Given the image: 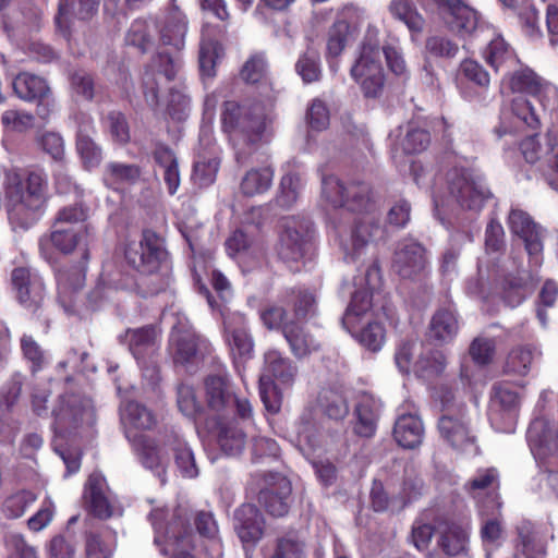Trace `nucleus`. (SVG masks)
Returning a JSON list of instances; mask_svg holds the SVG:
<instances>
[{"label":"nucleus","mask_w":558,"mask_h":558,"mask_svg":"<svg viewBox=\"0 0 558 558\" xmlns=\"http://www.w3.org/2000/svg\"><path fill=\"white\" fill-rule=\"evenodd\" d=\"M392 268L402 279H420L428 268L426 248L412 239L399 242L393 254Z\"/></svg>","instance_id":"nucleus-13"},{"label":"nucleus","mask_w":558,"mask_h":558,"mask_svg":"<svg viewBox=\"0 0 558 558\" xmlns=\"http://www.w3.org/2000/svg\"><path fill=\"white\" fill-rule=\"evenodd\" d=\"M351 77L360 85L366 98H378L385 87L386 76L381 64L379 41L367 35L363 39L359 56L350 69Z\"/></svg>","instance_id":"nucleus-6"},{"label":"nucleus","mask_w":558,"mask_h":558,"mask_svg":"<svg viewBox=\"0 0 558 558\" xmlns=\"http://www.w3.org/2000/svg\"><path fill=\"white\" fill-rule=\"evenodd\" d=\"M534 288L533 278L527 270H518L515 276L505 279L504 299L511 307L519 305Z\"/></svg>","instance_id":"nucleus-42"},{"label":"nucleus","mask_w":558,"mask_h":558,"mask_svg":"<svg viewBox=\"0 0 558 558\" xmlns=\"http://www.w3.org/2000/svg\"><path fill=\"white\" fill-rule=\"evenodd\" d=\"M322 196L333 208L369 213L375 207L374 194L368 183L352 181L343 183L335 175L322 180Z\"/></svg>","instance_id":"nucleus-7"},{"label":"nucleus","mask_w":558,"mask_h":558,"mask_svg":"<svg viewBox=\"0 0 558 558\" xmlns=\"http://www.w3.org/2000/svg\"><path fill=\"white\" fill-rule=\"evenodd\" d=\"M233 529L245 548L254 547L264 535V517L255 505L243 504L233 513Z\"/></svg>","instance_id":"nucleus-22"},{"label":"nucleus","mask_w":558,"mask_h":558,"mask_svg":"<svg viewBox=\"0 0 558 558\" xmlns=\"http://www.w3.org/2000/svg\"><path fill=\"white\" fill-rule=\"evenodd\" d=\"M510 87L520 93L512 100L514 117L531 130L541 125V113L544 111L543 94L547 84L532 70H523L512 74Z\"/></svg>","instance_id":"nucleus-4"},{"label":"nucleus","mask_w":558,"mask_h":558,"mask_svg":"<svg viewBox=\"0 0 558 558\" xmlns=\"http://www.w3.org/2000/svg\"><path fill=\"white\" fill-rule=\"evenodd\" d=\"M226 339L234 357L247 360L252 356L254 342L245 326H232L228 319L223 320Z\"/></svg>","instance_id":"nucleus-44"},{"label":"nucleus","mask_w":558,"mask_h":558,"mask_svg":"<svg viewBox=\"0 0 558 558\" xmlns=\"http://www.w3.org/2000/svg\"><path fill=\"white\" fill-rule=\"evenodd\" d=\"M166 446L173 452L174 462L184 477L193 478L197 476L198 469L195 463L194 454L187 444L179 435L168 436Z\"/></svg>","instance_id":"nucleus-43"},{"label":"nucleus","mask_w":558,"mask_h":558,"mask_svg":"<svg viewBox=\"0 0 558 558\" xmlns=\"http://www.w3.org/2000/svg\"><path fill=\"white\" fill-rule=\"evenodd\" d=\"M173 319L169 338V353L177 365L193 363L197 354L199 337L193 330L185 315L178 313Z\"/></svg>","instance_id":"nucleus-14"},{"label":"nucleus","mask_w":558,"mask_h":558,"mask_svg":"<svg viewBox=\"0 0 558 558\" xmlns=\"http://www.w3.org/2000/svg\"><path fill=\"white\" fill-rule=\"evenodd\" d=\"M288 302L291 304L296 319H307L316 314V296L307 289H292L288 293Z\"/></svg>","instance_id":"nucleus-50"},{"label":"nucleus","mask_w":558,"mask_h":558,"mask_svg":"<svg viewBox=\"0 0 558 558\" xmlns=\"http://www.w3.org/2000/svg\"><path fill=\"white\" fill-rule=\"evenodd\" d=\"M527 440L535 457L551 459L550 465L558 461V425L555 426L545 417H537L530 424Z\"/></svg>","instance_id":"nucleus-19"},{"label":"nucleus","mask_w":558,"mask_h":558,"mask_svg":"<svg viewBox=\"0 0 558 558\" xmlns=\"http://www.w3.org/2000/svg\"><path fill=\"white\" fill-rule=\"evenodd\" d=\"M12 87L20 99L38 102V114L41 118L49 116V106L52 102L51 89L44 77L22 72L14 77Z\"/></svg>","instance_id":"nucleus-18"},{"label":"nucleus","mask_w":558,"mask_h":558,"mask_svg":"<svg viewBox=\"0 0 558 558\" xmlns=\"http://www.w3.org/2000/svg\"><path fill=\"white\" fill-rule=\"evenodd\" d=\"M181 66L182 60L179 54L170 56L166 52H160L153 58L143 75V94L145 101L150 108H158L160 86L163 82L174 80Z\"/></svg>","instance_id":"nucleus-9"},{"label":"nucleus","mask_w":558,"mask_h":558,"mask_svg":"<svg viewBox=\"0 0 558 558\" xmlns=\"http://www.w3.org/2000/svg\"><path fill=\"white\" fill-rule=\"evenodd\" d=\"M4 192L10 221L26 229L39 219L47 202V177L43 171H31L25 178L8 171Z\"/></svg>","instance_id":"nucleus-2"},{"label":"nucleus","mask_w":558,"mask_h":558,"mask_svg":"<svg viewBox=\"0 0 558 558\" xmlns=\"http://www.w3.org/2000/svg\"><path fill=\"white\" fill-rule=\"evenodd\" d=\"M305 544L293 533H287L277 538L276 547L270 558H305Z\"/></svg>","instance_id":"nucleus-55"},{"label":"nucleus","mask_w":558,"mask_h":558,"mask_svg":"<svg viewBox=\"0 0 558 558\" xmlns=\"http://www.w3.org/2000/svg\"><path fill=\"white\" fill-rule=\"evenodd\" d=\"M163 241L154 231L145 230L138 243H131L125 250L128 263L146 275L156 272L167 258Z\"/></svg>","instance_id":"nucleus-10"},{"label":"nucleus","mask_w":558,"mask_h":558,"mask_svg":"<svg viewBox=\"0 0 558 558\" xmlns=\"http://www.w3.org/2000/svg\"><path fill=\"white\" fill-rule=\"evenodd\" d=\"M11 280L19 302L25 308L35 313L40 307L45 296V286L41 278L31 272L29 269L20 267L12 271Z\"/></svg>","instance_id":"nucleus-21"},{"label":"nucleus","mask_w":558,"mask_h":558,"mask_svg":"<svg viewBox=\"0 0 558 558\" xmlns=\"http://www.w3.org/2000/svg\"><path fill=\"white\" fill-rule=\"evenodd\" d=\"M186 32L187 22L185 15L179 8H172L159 27L162 45L173 47L177 51L182 50L185 46Z\"/></svg>","instance_id":"nucleus-29"},{"label":"nucleus","mask_w":558,"mask_h":558,"mask_svg":"<svg viewBox=\"0 0 558 558\" xmlns=\"http://www.w3.org/2000/svg\"><path fill=\"white\" fill-rule=\"evenodd\" d=\"M274 171L269 167L251 169L243 177L240 189L246 196L263 194L272 183Z\"/></svg>","instance_id":"nucleus-49"},{"label":"nucleus","mask_w":558,"mask_h":558,"mask_svg":"<svg viewBox=\"0 0 558 558\" xmlns=\"http://www.w3.org/2000/svg\"><path fill=\"white\" fill-rule=\"evenodd\" d=\"M245 439L244 432L233 424H226L220 427L218 442L222 451L229 456L241 453L245 446Z\"/></svg>","instance_id":"nucleus-53"},{"label":"nucleus","mask_w":558,"mask_h":558,"mask_svg":"<svg viewBox=\"0 0 558 558\" xmlns=\"http://www.w3.org/2000/svg\"><path fill=\"white\" fill-rule=\"evenodd\" d=\"M272 121L271 110L259 102L242 106L230 100L223 104L222 128L239 165L246 163L255 151L270 141Z\"/></svg>","instance_id":"nucleus-1"},{"label":"nucleus","mask_w":558,"mask_h":558,"mask_svg":"<svg viewBox=\"0 0 558 558\" xmlns=\"http://www.w3.org/2000/svg\"><path fill=\"white\" fill-rule=\"evenodd\" d=\"M425 52L433 58L452 59L458 54L459 46L446 36L434 35L426 38Z\"/></svg>","instance_id":"nucleus-60"},{"label":"nucleus","mask_w":558,"mask_h":558,"mask_svg":"<svg viewBox=\"0 0 558 558\" xmlns=\"http://www.w3.org/2000/svg\"><path fill=\"white\" fill-rule=\"evenodd\" d=\"M208 407L216 412H222L231 405L234 393L227 378L219 375H209L204 381Z\"/></svg>","instance_id":"nucleus-38"},{"label":"nucleus","mask_w":558,"mask_h":558,"mask_svg":"<svg viewBox=\"0 0 558 558\" xmlns=\"http://www.w3.org/2000/svg\"><path fill=\"white\" fill-rule=\"evenodd\" d=\"M541 352L533 345L519 344L513 347L506 356L502 372L509 376H526Z\"/></svg>","instance_id":"nucleus-33"},{"label":"nucleus","mask_w":558,"mask_h":558,"mask_svg":"<svg viewBox=\"0 0 558 558\" xmlns=\"http://www.w3.org/2000/svg\"><path fill=\"white\" fill-rule=\"evenodd\" d=\"M99 0H60L56 23L62 24L69 17L89 20L98 9Z\"/></svg>","instance_id":"nucleus-46"},{"label":"nucleus","mask_w":558,"mask_h":558,"mask_svg":"<svg viewBox=\"0 0 558 558\" xmlns=\"http://www.w3.org/2000/svg\"><path fill=\"white\" fill-rule=\"evenodd\" d=\"M56 424L61 428L77 427L83 424L93 425L95 413L92 407L84 405L76 396H63L53 409Z\"/></svg>","instance_id":"nucleus-23"},{"label":"nucleus","mask_w":558,"mask_h":558,"mask_svg":"<svg viewBox=\"0 0 558 558\" xmlns=\"http://www.w3.org/2000/svg\"><path fill=\"white\" fill-rule=\"evenodd\" d=\"M114 550V543L106 539L102 534L90 532L85 539L86 558H110Z\"/></svg>","instance_id":"nucleus-64"},{"label":"nucleus","mask_w":558,"mask_h":558,"mask_svg":"<svg viewBox=\"0 0 558 558\" xmlns=\"http://www.w3.org/2000/svg\"><path fill=\"white\" fill-rule=\"evenodd\" d=\"M168 515L165 508H155L148 515L156 532L155 544L160 545L159 533L163 532L165 546L160 548L163 555L173 553L172 558H195L187 550L194 547V534L191 526L192 512L187 506L179 505L172 513L171 521L163 527L162 522Z\"/></svg>","instance_id":"nucleus-3"},{"label":"nucleus","mask_w":558,"mask_h":558,"mask_svg":"<svg viewBox=\"0 0 558 558\" xmlns=\"http://www.w3.org/2000/svg\"><path fill=\"white\" fill-rule=\"evenodd\" d=\"M393 437L399 446L405 449L418 447L424 438V425L414 413L400 414L395 423Z\"/></svg>","instance_id":"nucleus-27"},{"label":"nucleus","mask_w":558,"mask_h":558,"mask_svg":"<svg viewBox=\"0 0 558 558\" xmlns=\"http://www.w3.org/2000/svg\"><path fill=\"white\" fill-rule=\"evenodd\" d=\"M469 533L459 524L446 523L439 527L437 545L447 556H459L468 550Z\"/></svg>","instance_id":"nucleus-36"},{"label":"nucleus","mask_w":558,"mask_h":558,"mask_svg":"<svg viewBox=\"0 0 558 558\" xmlns=\"http://www.w3.org/2000/svg\"><path fill=\"white\" fill-rule=\"evenodd\" d=\"M354 413L356 415L354 432L365 438L374 436L378 418V404L376 400L369 395H361Z\"/></svg>","instance_id":"nucleus-35"},{"label":"nucleus","mask_w":558,"mask_h":558,"mask_svg":"<svg viewBox=\"0 0 558 558\" xmlns=\"http://www.w3.org/2000/svg\"><path fill=\"white\" fill-rule=\"evenodd\" d=\"M88 209L83 204H72L61 208L53 221L52 228L80 227L87 219Z\"/></svg>","instance_id":"nucleus-61"},{"label":"nucleus","mask_w":558,"mask_h":558,"mask_svg":"<svg viewBox=\"0 0 558 558\" xmlns=\"http://www.w3.org/2000/svg\"><path fill=\"white\" fill-rule=\"evenodd\" d=\"M379 281V267L376 263L369 265L365 272V282L368 288L356 290L351 298V302L341 319L342 326L352 335L359 319L366 314L373 306V292Z\"/></svg>","instance_id":"nucleus-17"},{"label":"nucleus","mask_w":558,"mask_h":558,"mask_svg":"<svg viewBox=\"0 0 558 558\" xmlns=\"http://www.w3.org/2000/svg\"><path fill=\"white\" fill-rule=\"evenodd\" d=\"M155 25H149L144 20H136L132 23L125 41L129 46L137 48L142 53L147 52L154 46Z\"/></svg>","instance_id":"nucleus-51"},{"label":"nucleus","mask_w":558,"mask_h":558,"mask_svg":"<svg viewBox=\"0 0 558 558\" xmlns=\"http://www.w3.org/2000/svg\"><path fill=\"white\" fill-rule=\"evenodd\" d=\"M385 229L379 219L374 216H364L357 219L345 241H341V247L347 259L357 260L365 254L368 246L385 238Z\"/></svg>","instance_id":"nucleus-12"},{"label":"nucleus","mask_w":558,"mask_h":558,"mask_svg":"<svg viewBox=\"0 0 558 558\" xmlns=\"http://www.w3.org/2000/svg\"><path fill=\"white\" fill-rule=\"evenodd\" d=\"M438 430L441 438L457 452L476 456L480 451L477 439L465 420L462 408L458 414L444 413L438 421Z\"/></svg>","instance_id":"nucleus-11"},{"label":"nucleus","mask_w":558,"mask_h":558,"mask_svg":"<svg viewBox=\"0 0 558 558\" xmlns=\"http://www.w3.org/2000/svg\"><path fill=\"white\" fill-rule=\"evenodd\" d=\"M105 123L112 141L119 145H125L131 140L130 126L125 116L120 111H110Z\"/></svg>","instance_id":"nucleus-59"},{"label":"nucleus","mask_w":558,"mask_h":558,"mask_svg":"<svg viewBox=\"0 0 558 558\" xmlns=\"http://www.w3.org/2000/svg\"><path fill=\"white\" fill-rule=\"evenodd\" d=\"M446 186L448 198L460 209L477 215L486 202L493 197L485 179L464 168H453L447 172Z\"/></svg>","instance_id":"nucleus-5"},{"label":"nucleus","mask_w":558,"mask_h":558,"mask_svg":"<svg viewBox=\"0 0 558 558\" xmlns=\"http://www.w3.org/2000/svg\"><path fill=\"white\" fill-rule=\"evenodd\" d=\"M423 342L417 339L402 340L395 351V363L398 369L403 374H415V364L421 359Z\"/></svg>","instance_id":"nucleus-45"},{"label":"nucleus","mask_w":558,"mask_h":558,"mask_svg":"<svg viewBox=\"0 0 558 558\" xmlns=\"http://www.w3.org/2000/svg\"><path fill=\"white\" fill-rule=\"evenodd\" d=\"M153 157L155 162L163 170V181L168 193L170 195L175 194L180 185V171L175 154L169 146L156 143Z\"/></svg>","instance_id":"nucleus-37"},{"label":"nucleus","mask_w":558,"mask_h":558,"mask_svg":"<svg viewBox=\"0 0 558 558\" xmlns=\"http://www.w3.org/2000/svg\"><path fill=\"white\" fill-rule=\"evenodd\" d=\"M158 338L159 330L150 325L128 329L122 341L128 345L132 355L140 361L154 351Z\"/></svg>","instance_id":"nucleus-32"},{"label":"nucleus","mask_w":558,"mask_h":558,"mask_svg":"<svg viewBox=\"0 0 558 558\" xmlns=\"http://www.w3.org/2000/svg\"><path fill=\"white\" fill-rule=\"evenodd\" d=\"M459 331L457 313L450 308H439L432 316L427 337L438 345L450 343Z\"/></svg>","instance_id":"nucleus-26"},{"label":"nucleus","mask_w":558,"mask_h":558,"mask_svg":"<svg viewBox=\"0 0 558 558\" xmlns=\"http://www.w3.org/2000/svg\"><path fill=\"white\" fill-rule=\"evenodd\" d=\"M267 74V60L264 53L252 54L243 64L240 76L250 84L262 82Z\"/></svg>","instance_id":"nucleus-62"},{"label":"nucleus","mask_w":558,"mask_h":558,"mask_svg":"<svg viewBox=\"0 0 558 558\" xmlns=\"http://www.w3.org/2000/svg\"><path fill=\"white\" fill-rule=\"evenodd\" d=\"M81 120L76 136V149L85 168L93 169L100 165L102 151L89 135L94 131L93 119L89 116L81 114Z\"/></svg>","instance_id":"nucleus-30"},{"label":"nucleus","mask_w":558,"mask_h":558,"mask_svg":"<svg viewBox=\"0 0 558 558\" xmlns=\"http://www.w3.org/2000/svg\"><path fill=\"white\" fill-rule=\"evenodd\" d=\"M447 367V355L444 351L433 349L423 342L421 359L415 364V375L420 378L432 379L444 373Z\"/></svg>","instance_id":"nucleus-40"},{"label":"nucleus","mask_w":558,"mask_h":558,"mask_svg":"<svg viewBox=\"0 0 558 558\" xmlns=\"http://www.w3.org/2000/svg\"><path fill=\"white\" fill-rule=\"evenodd\" d=\"M350 33V24L344 20L336 21L328 31L327 57L337 58L343 51Z\"/></svg>","instance_id":"nucleus-57"},{"label":"nucleus","mask_w":558,"mask_h":558,"mask_svg":"<svg viewBox=\"0 0 558 558\" xmlns=\"http://www.w3.org/2000/svg\"><path fill=\"white\" fill-rule=\"evenodd\" d=\"M268 486L258 494V501L272 517H283L289 512L291 505V482L281 474H269Z\"/></svg>","instance_id":"nucleus-20"},{"label":"nucleus","mask_w":558,"mask_h":558,"mask_svg":"<svg viewBox=\"0 0 558 558\" xmlns=\"http://www.w3.org/2000/svg\"><path fill=\"white\" fill-rule=\"evenodd\" d=\"M130 440L142 464L153 471L160 478L161 484H165L168 458L161 448L157 446L154 439L142 434L135 435Z\"/></svg>","instance_id":"nucleus-24"},{"label":"nucleus","mask_w":558,"mask_h":558,"mask_svg":"<svg viewBox=\"0 0 558 558\" xmlns=\"http://www.w3.org/2000/svg\"><path fill=\"white\" fill-rule=\"evenodd\" d=\"M36 500V495L29 490H21L9 496L3 502V512L10 519L22 517L26 509Z\"/></svg>","instance_id":"nucleus-63"},{"label":"nucleus","mask_w":558,"mask_h":558,"mask_svg":"<svg viewBox=\"0 0 558 558\" xmlns=\"http://www.w3.org/2000/svg\"><path fill=\"white\" fill-rule=\"evenodd\" d=\"M89 260L88 248H83L81 259L75 265H64L56 271L58 298L66 313H73L71 296L85 284L87 264Z\"/></svg>","instance_id":"nucleus-16"},{"label":"nucleus","mask_w":558,"mask_h":558,"mask_svg":"<svg viewBox=\"0 0 558 558\" xmlns=\"http://www.w3.org/2000/svg\"><path fill=\"white\" fill-rule=\"evenodd\" d=\"M141 177V169L136 165L109 162L105 168V180L110 184L135 183Z\"/></svg>","instance_id":"nucleus-56"},{"label":"nucleus","mask_w":558,"mask_h":558,"mask_svg":"<svg viewBox=\"0 0 558 558\" xmlns=\"http://www.w3.org/2000/svg\"><path fill=\"white\" fill-rule=\"evenodd\" d=\"M442 11L451 16L449 26L460 37L473 35L478 27L480 14L462 0H454Z\"/></svg>","instance_id":"nucleus-31"},{"label":"nucleus","mask_w":558,"mask_h":558,"mask_svg":"<svg viewBox=\"0 0 558 558\" xmlns=\"http://www.w3.org/2000/svg\"><path fill=\"white\" fill-rule=\"evenodd\" d=\"M508 225L510 230L523 240L529 255L537 257L542 253L541 233L537 226L525 211L511 209Z\"/></svg>","instance_id":"nucleus-25"},{"label":"nucleus","mask_w":558,"mask_h":558,"mask_svg":"<svg viewBox=\"0 0 558 558\" xmlns=\"http://www.w3.org/2000/svg\"><path fill=\"white\" fill-rule=\"evenodd\" d=\"M228 254L233 258L256 257L262 253L260 244L242 229L235 230L226 241Z\"/></svg>","instance_id":"nucleus-47"},{"label":"nucleus","mask_w":558,"mask_h":558,"mask_svg":"<svg viewBox=\"0 0 558 558\" xmlns=\"http://www.w3.org/2000/svg\"><path fill=\"white\" fill-rule=\"evenodd\" d=\"M105 478L100 474L93 473L88 477L84 493L89 511L99 519H108L112 515V506L105 495Z\"/></svg>","instance_id":"nucleus-34"},{"label":"nucleus","mask_w":558,"mask_h":558,"mask_svg":"<svg viewBox=\"0 0 558 558\" xmlns=\"http://www.w3.org/2000/svg\"><path fill=\"white\" fill-rule=\"evenodd\" d=\"M298 375V367L293 362L276 349H269L264 354V372L259 377V393L265 405L267 391L272 387L274 379L282 385L291 386Z\"/></svg>","instance_id":"nucleus-15"},{"label":"nucleus","mask_w":558,"mask_h":558,"mask_svg":"<svg viewBox=\"0 0 558 558\" xmlns=\"http://www.w3.org/2000/svg\"><path fill=\"white\" fill-rule=\"evenodd\" d=\"M278 255L284 262H298L311 246L313 223L306 217L290 216L282 219Z\"/></svg>","instance_id":"nucleus-8"},{"label":"nucleus","mask_w":558,"mask_h":558,"mask_svg":"<svg viewBox=\"0 0 558 558\" xmlns=\"http://www.w3.org/2000/svg\"><path fill=\"white\" fill-rule=\"evenodd\" d=\"M121 421L124 425L137 429H149L156 424L155 415L145 405L136 401H128L121 409Z\"/></svg>","instance_id":"nucleus-48"},{"label":"nucleus","mask_w":558,"mask_h":558,"mask_svg":"<svg viewBox=\"0 0 558 558\" xmlns=\"http://www.w3.org/2000/svg\"><path fill=\"white\" fill-rule=\"evenodd\" d=\"M88 235V226L52 228L48 239H41L40 247L44 250L47 242H50L58 251L63 254H70L75 247L81 246V251L86 247L85 240Z\"/></svg>","instance_id":"nucleus-28"},{"label":"nucleus","mask_w":558,"mask_h":558,"mask_svg":"<svg viewBox=\"0 0 558 558\" xmlns=\"http://www.w3.org/2000/svg\"><path fill=\"white\" fill-rule=\"evenodd\" d=\"M519 539L522 546V555H514L513 558H542L545 547L538 539L530 523H522L518 527Z\"/></svg>","instance_id":"nucleus-54"},{"label":"nucleus","mask_w":558,"mask_h":558,"mask_svg":"<svg viewBox=\"0 0 558 558\" xmlns=\"http://www.w3.org/2000/svg\"><path fill=\"white\" fill-rule=\"evenodd\" d=\"M283 336L296 357H304L320 348V343L313 335L292 322L283 327Z\"/></svg>","instance_id":"nucleus-39"},{"label":"nucleus","mask_w":558,"mask_h":558,"mask_svg":"<svg viewBox=\"0 0 558 558\" xmlns=\"http://www.w3.org/2000/svg\"><path fill=\"white\" fill-rule=\"evenodd\" d=\"M430 144L428 131L415 124H409L401 140V147L405 154H420Z\"/></svg>","instance_id":"nucleus-58"},{"label":"nucleus","mask_w":558,"mask_h":558,"mask_svg":"<svg viewBox=\"0 0 558 558\" xmlns=\"http://www.w3.org/2000/svg\"><path fill=\"white\" fill-rule=\"evenodd\" d=\"M319 407L331 420L340 421L349 414L347 399L335 390H324L319 396Z\"/></svg>","instance_id":"nucleus-52"},{"label":"nucleus","mask_w":558,"mask_h":558,"mask_svg":"<svg viewBox=\"0 0 558 558\" xmlns=\"http://www.w3.org/2000/svg\"><path fill=\"white\" fill-rule=\"evenodd\" d=\"M390 15L402 22L411 33H422L425 19L412 0H391L388 4Z\"/></svg>","instance_id":"nucleus-41"}]
</instances>
